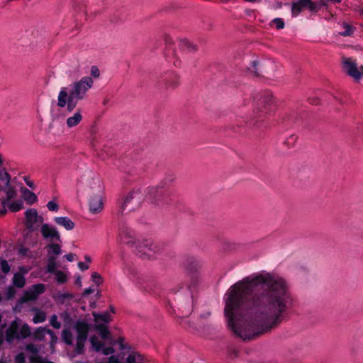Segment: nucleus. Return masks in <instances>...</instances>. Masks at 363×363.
Wrapping results in <instances>:
<instances>
[{"mask_svg":"<svg viewBox=\"0 0 363 363\" xmlns=\"http://www.w3.org/2000/svg\"><path fill=\"white\" fill-rule=\"evenodd\" d=\"M211 315V313L210 311H206V312L201 313L200 318H208L210 317Z\"/></svg>","mask_w":363,"mask_h":363,"instance_id":"69168bd1","label":"nucleus"},{"mask_svg":"<svg viewBox=\"0 0 363 363\" xmlns=\"http://www.w3.org/2000/svg\"><path fill=\"white\" fill-rule=\"evenodd\" d=\"M143 201V194L139 189L129 192L118 201V214L123 215L126 209L132 211L138 208Z\"/></svg>","mask_w":363,"mask_h":363,"instance_id":"0eeeda50","label":"nucleus"},{"mask_svg":"<svg viewBox=\"0 0 363 363\" xmlns=\"http://www.w3.org/2000/svg\"><path fill=\"white\" fill-rule=\"evenodd\" d=\"M184 264L188 270L193 272L201 267V261L194 256H187L185 258Z\"/></svg>","mask_w":363,"mask_h":363,"instance_id":"6ab92c4d","label":"nucleus"},{"mask_svg":"<svg viewBox=\"0 0 363 363\" xmlns=\"http://www.w3.org/2000/svg\"><path fill=\"white\" fill-rule=\"evenodd\" d=\"M16 293V291L13 288V286H9L7 288V291H6V299L7 300L12 299L14 297Z\"/></svg>","mask_w":363,"mask_h":363,"instance_id":"49530a36","label":"nucleus"},{"mask_svg":"<svg viewBox=\"0 0 363 363\" xmlns=\"http://www.w3.org/2000/svg\"><path fill=\"white\" fill-rule=\"evenodd\" d=\"M108 363H122V362H120V360L118 359V357H116L115 355H111L108 358Z\"/></svg>","mask_w":363,"mask_h":363,"instance_id":"4d7b16f0","label":"nucleus"},{"mask_svg":"<svg viewBox=\"0 0 363 363\" xmlns=\"http://www.w3.org/2000/svg\"><path fill=\"white\" fill-rule=\"evenodd\" d=\"M54 221L57 225L64 227L67 230H72L74 228V223L68 217H55Z\"/></svg>","mask_w":363,"mask_h":363,"instance_id":"412c9836","label":"nucleus"},{"mask_svg":"<svg viewBox=\"0 0 363 363\" xmlns=\"http://www.w3.org/2000/svg\"><path fill=\"white\" fill-rule=\"evenodd\" d=\"M273 67V63L270 61L265 60H254L251 62L250 67L248 68L250 72L256 77H261L264 74L269 73V68Z\"/></svg>","mask_w":363,"mask_h":363,"instance_id":"f8f14e48","label":"nucleus"},{"mask_svg":"<svg viewBox=\"0 0 363 363\" xmlns=\"http://www.w3.org/2000/svg\"><path fill=\"white\" fill-rule=\"evenodd\" d=\"M4 338L5 337H4V331L1 328H0V347H1V345L4 343Z\"/></svg>","mask_w":363,"mask_h":363,"instance_id":"338daca9","label":"nucleus"},{"mask_svg":"<svg viewBox=\"0 0 363 363\" xmlns=\"http://www.w3.org/2000/svg\"><path fill=\"white\" fill-rule=\"evenodd\" d=\"M120 235L121 242L133 249L136 255L143 259L153 258L159 250L157 245L151 240H135L134 231L129 228H123Z\"/></svg>","mask_w":363,"mask_h":363,"instance_id":"7ed1b4c3","label":"nucleus"},{"mask_svg":"<svg viewBox=\"0 0 363 363\" xmlns=\"http://www.w3.org/2000/svg\"><path fill=\"white\" fill-rule=\"evenodd\" d=\"M94 81L90 77H84L70 85L72 86V89L67 91L66 87L61 88L57 97V106L64 108L67 105V111L72 112L78 101L84 98L86 91L92 87Z\"/></svg>","mask_w":363,"mask_h":363,"instance_id":"f03ea898","label":"nucleus"},{"mask_svg":"<svg viewBox=\"0 0 363 363\" xmlns=\"http://www.w3.org/2000/svg\"><path fill=\"white\" fill-rule=\"evenodd\" d=\"M253 100L254 116L248 123L249 125H253L259 128L264 118L275 111L274 99L270 91L264 90L258 93Z\"/></svg>","mask_w":363,"mask_h":363,"instance_id":"20e7f679","label":"nucleus"},{"mask_svg":"<svg viewBox=\"0 0 363 363\" xmlns=\"http://www.w3.org/2000/svg\"><path fill=\"white\" fill-rule=\"evenodd\" d=\"M101 351H102L104 354L108 355L114 352V349L112 347H104V345Z\"/></svg>","mask_w":363,"mask_h":363,"instance_id":"5fc2aeb1","label":"nucleus"},{"mask_svg":"<svg viewBox=\"0 0 363 363\" xmlns=\"http://www.w3.org/2000/svg\"><path fill=\"white\" fill-rule=\"evenodd\" d=\"M62 339L63 342L67 345L73 344V335L70 330L64 329L62 332Z\"/></svg>","mask_w":363,"mask_h":363,"instance_id":"c756f323","label":"nucleus"},{"mask_svg":"<svg viewBox=\"0 0 363 363\" xmlns=\"http://www.w3.org/2000/svg\"><path fill=\"white\" fill-rule=\"evenodd\" d=\"M0 181L5 182V186L8 187L10 185L11 182V176L10 174L5 170L4 168H0ZM4 190V187L0 186V191Z\"/></svg>","mask_w":363,"mask_h":363,"instance_id":"cd10ccee","label":"nucleus"},{"mask_svg":"<svg viewBox=\"0 0 363 363\" xmlns=\"http://www.w3.org/2000/svg\"><path fill=\"white\" fill-rule=\"evenodd\" d=\"M4 189V191H6V199L1 201V204L5 207L8 205V202L16 196V191L13 187L10 186V185L8 187L5 186Z\"/></svg>","mask_w":363,"mask_h":363,"instance_id":"b1692460","label":"nucleus"},{"mask_svg":"<svg viewBox=\"0 0 363 363\" xmlns=\"http://www.w3.org/2000/svg\"><path fill=\"white\" fill-rule=\"evenodd\" d=\"M95 291V289L94 288V286H89V288L86 289L84 291H83V294L82 295L84 296H86L89 294H92L94 291Z\"/></svg>","mask_w":363,"mask_h":363,"instance_id":"6e6d98bb","label":"nucleus"},{"mask_svg":"<svg viewBox=\"0 0 363 363\" xmlns=\"http://www.w3.org/2000/svg\"><path fill=\"white\" fill-rule=\"evenodd\" d=\"M224 301L228 328L247 340L277 328L287 317L294 300L284 278L262 272L233 284Z\"/></svg>","mask_w":363,"mask_h":363,"instance_id":"f257e3e1","label":"nucleus"},{"mask_svg":"<svg viewBox=\"0 0 363 363\" xmlns=\"http://www.w3.org/2000/svg\"><path fill=\"white\" fill-rule=\"evenodd\" d=\"M308 101L311 104L318 105L319 104V99L317 97L309 98Z\"/></svg>","mask_w":363,"mask_h":363,"instance_id":"e2e57ef3","label":"nucleus"},{"mask_svg":"<svg viewBox=\"0 0 363 363\" xmlns=\"http://www.w3.org/2000/svg\"><path fill=\"white\" fill-rule=\"evenodd\" d=\"M73 297V294L67 292L57 294V300L61 303H64L66 300L72 299Z\"/></svg>","mask_w":363,"mask_h":363,"instance_id":"ea45409f","label":"nucleus"},{"mask_svg":"<svg viewBox=\"0 0 363 363\" xmlns=\"http://www.w3.org/2000/svg\"><path fill=\"white\" fill-rule=\"evenodd\" d=\"M19 320H13L5 332V340L11 344L15 340L26 339L31 335V331L27 323H23L20 328Z\"/></svg>","mask_w":363,"mask_h":363,"instance_id":"423d86ee","label":"nucleus"},{"mask_svg":"<svg viewBox=\"0 0 363 363\" xmlns=\"http://www.w3.org/2000/svg\"><path fill=\"white\" fill-rule=\"evenodd\" d=\"M344 68L346 72L356 80H359L363 76V66L358 69L355 62L347 58L344 62Z\"/></svg>","mask_w":363,"mask_h":363,"instance_id":"4468645a","label":"nucleus"},{"mask_svg":"<svg viewBox=\"0 0 363 363\" xmlns=\"http://www.w3.org/2000/svg\"><path fill=\"white\" fill-rule=\"evenodd\" d=\"M90 342L96 352H99L102 350L104 344L99 341L98 338L95 335L90 337Z\"/></svg>","mask_w":363,"mask_h":363,"instance_id":"e433bc0d","label":"nucleus"},{"mask_svg":"<svg viewBox=\"0 0 363 363\" xmlns=\"http://www.w3.org/2000/svg\"><path fill=\"white\" fill-rule=\"evenodd\" d=\"M26 271H24L23 272H16L14 274L13 277V284L17 288H23L26 284V279L24 277V273H26Z\"/></svg>","mask_w":363,"mask_h":363,"instance_id":"5701e85b","label":"nucleus"},{"mask_svg":"<svg viewBox=\"0 0 363 363\" xmlns=\"http://www.w3.org/2000/svg\"><path fill=\"white\" fill-rule=\"evenodd\" d=\"M91 75L94 78H98L100 76V71L96 66H92L91 67Z\"/></svg>","mask_w":363,"mask_h":363,"instance_id":"864d4df0","label":"nucleus"},{"mask_svg":"<svg viewBox=\"0 0 363 363\" xmlns=\"http://www.w3.org/2000/svg\"><path fill=\"white\" fill-rule=\"evenodd\" d=\"M158 82L164 84L166 88L174 89L179 84V78L174 72H169L162 75Z\"/></svg>","mask_w":363,"mask_h":363,"instance_id":"dca6fc26","label":"nucleus"},{"mask_svg":"<svg viewBox=\"0 0 363 363\" xmlns=\"http://www.w3.org/2000/svg\"><path fill=\"white\" fill-rule=\"evenodd\" d=\"M26 216V226L29 231L35 230L34 225L38 222V211L35 208H30L25 212Z\"/></svg>","mask_w":363,"mask_h":363,"instance_id":"f3484780","label":"nucleus"},{"mask_svg":"<svg viewBox=\"0 0 363 363\" xmlns=\"http://www.w3.org/2000/svg\"><path fill=\"white\" fill-rule=\"evenodd\" d=\"M272 23H273L276 28L278 30L282 29L284 28L285 23L282 18H275L272 21Z\"/></svg>","mask_w":363,"mask_h":363,"instance_id":"37998d69","label":"nucleus"},{"mask_svg":"<svg viewBox=\"0 0 363 363\" xmlns=\"http://www.w3.org/2000/svg\"><path fill=\"white\" fill-rule=\"evenodd\" d=\"M9 208L12 212L19 211L23 208V203L21 201H15L8 205Z\"/></svg>","mask_w":363,"mask_h":363,"instance_id":"4c0bfd02","label":"nucleus"},{"mask_svg":"<svg viewBox=\"0 0 363 363\" xmlns=\"http://www.w3.org/2000/svg\"><path fill=\"white\" fill-rule=\"evenodd\" d=\"M342 31L339 32V35L343 37H351L353 35L356 28L346 22L342 23Z\"/></svg>","mask_w":363,"mask_h":363,"instance_id":"a878e982","label":"nucleus"},{"mask_svg":"<svg viewBox=\"0 0 363 363\" xmlns=\"http://www.w3.org/2000/svg\"><path fill=\"white\" fill-rule=\"evenodd\" d=\"M40 233L43 239L50 243L54 241H61L60 234L57 228L48 223L41 225Z\"/></svg>","mask_w":363,"mask_h":363,"instance_id":"ddd939ff","label":"nucleus"},{"mask_svg":"<svg viewBox=\"0 0 363 363\" xmlns=\"http://www.w3.org/2000/svg\"><path fill=\"white\" fill-rule=\"evenodd\" d=\"M328 0H320L318 2H317L318 4L319 9H320L321 7L327 8L328 5Z\"/></svg>","mask_w":363,"mask_h":363,"instance_id":"bf43d9fd","label":"nucleus"},{"mask_svg":"<svg viewBox=\"0 0 363 363\" xmlns=\"http://www.w3.org/2000/svg\"><path fill=\"white\" fill-rule=\"evenodd\" d=\"M26 349L27 351L33 353V354H35V356H37V354L38 353V349L35 347V345H33L32 343L28 344L26 346Z\"/></svg>","mask_w":363,"mask_h":363,"instance_id":"3c124183","label":"nucleus"},{"mask_svg":"<svg viewBox=\"0 0 363 363\" xmlns=\"http://www.w3.org/2000/svg\"><path fill=\"white\" fill-rule=\"evenodd\" d=\"M28 248L27 247H21L19 250H18V252L20 255H23V256H26L27 254H28Z\"/></svg>","mask_w":363,"mask_h":363,"instance_id":"052dcab7","label":"nucleus"},{"mask_svg":"<svg viewBox=\"0 0 363 363\" xmlns=\"http://www.w3.org/2000/svg\"><path fill=\"white\" fill-rule=\"evenodd\" d=\"M46 248L48 249V256L53 255L57 257L62 252L60 245L57 243H49L47 245Z\"/></svg>","mask_w":363,"mask_h":363,"instance_id":"393cba45","label":"nucleus"},{"mask_svg":"<svg viewBox=\"0 0 363 363\" xmlns=\"http://www.w3.org/2000/svg\"><path fill=\"white\" fill-rule=\"evenodd\" d=\"M136 284L143 293L151 295H157L160 289L157 281L152 278L138 277Z\"/></svg>","mask_w":363,"mask_h":363,"instance_id":"1a4fd4ad","label":"nucleus"},{"mask_svg":"<svg viewBox=\"0 0 363 363\" xmlns=\"http://www.w3.org/2000/svg\"><path fill=\"white\" fill-rule=\"evenodd\" d=\"M57 257L53 255L48 256V263L46 266L47 272L50 274H54L57 270V263H56Z\"/></svg>","mask_w":363,"mask_h":363,"instance_id":"bb28decb","label":"nucleus"},{"mask_svg":"<svg viewBox=\"0 0 363 363\" xmlns=\"http://www.w3.org/2000/svg\"><path fill=\"white\" fill-rule=\"evenodd\" d=\"M179 47L183 50H187L189 52H196L197 50L196 46L188 40H182L179 43Z\"/></svg>","mask_w":363,"mask_h":363,"instance_id":"c85d7f7f","label":"nucleus"},{"mask_svg":"<svg viewBox=\"0 0 363 363\" xmlns=\"http://www.w3.org/2000/svg\"><path fill=\"white\" fill-rule=\"evenodd\" d=\"M164 42H165L166 47L167 48L172 45V39L169 36L166 35L164 37Z\"/></svg>","mask_w":363,"mask_h":363,"instance_id":"0e129e2a","label":"nucleus"},{"mask_svg":"<svg viewBox=\"0 0 363 363\" xmlns=\"http://www.w3.org/2000/svg\"><path fill=\"white\" fill-rule=\"evenodd\" d=\"M30 363H54L53 362L43 359L42 357L32 356L30 357Z\"/></svg>","mask_w":363,"mask_h":363,"instance_id":"a19ab883","label":"nucleus"},{"mask_svg":"<svg viewBox=\"0 0 363 363\" xmlns=\"http://www.w3.org/2000/svg\"><path fill=\"white\" fill-rule=\"evenodd\" d=\"M228 354L231 358H235L238 356L239 350L234 346H230L228 347Z\"/></svg>","mask_w":363,"mask_h":363,"instance_id":"c03bdc74","label":"nucleus"},{"mask_svg":"<svg viewBox=\"0 0 363 363\" xmlns=\"http://www.w3.org/2000/svg\"><path fill=\"white\" fill-rule=\"evenodd\" d=\"M171 182L162 181L157 186H150L146 189V197L151 203L157 206L168 204L169 193L167 190L168 184Z\"/></svg>","mask_w":363,"mask_h":363,"instance_id":"39448f33","label":"nucleus"},{"mask_svg":"<svg viewBox=\"0 0 363 363\" xmlns=\"http://www.w3.org/2000/svg\"><path fill=\"white\" fill-rule=\"evenodd\" d=\"M91 279L92 281L98 286H99L102 281H101V275L97 272H94L91 274Z\"/></svg>","mask_w":363,"mask_h":363,"instance_id":"09e8293b","label":"nucleus"},{"mask_svg":"<svg viewBox=\"0 0 363 363\" xmlns=\"http://www.w3.org/2000/svg\"><path fill=\"white\" fill-rule=\"evenodd\" d=\"M1 268L4 274H8L11 269V267L6 259H4L1 262Z\"/></svg>","mask_w":363,"mask_h":363,"instance_id":"de8ad7c7","label":"nucleus"},{"mask_svg":"<svg viewBox=\"0 0 363 363\" xmlns=\"http://www.w3.org/2000/svg\"><path fill=\"white\" fill-rule=\"evenodd\" d=\"M45 291V286L43 284H36L31 286V288L24 292L22 297L18 299L19 304H23L28 301H35L38 296L43 294Z\"/></svg>","mask_w":363,"mask_h":363,"instance_id":"9b49d317","label":"nucleus"},{"mask_svg":"<svg viewBox=\"0 0 363 363\" xmlns=\"http://www.w3.org/2000/svg\"><path fill=\"white\" fill-rule=\"evenodd\" d=\"M143 357L140 354L132 352L126 358L127 363H142Z\"/></svg>","mask_w":363,"mask_h":363,"instance_id":"72a5a7b5","label":"nucleus"},{"mask_svg":"<svg viewBox=\"0 0 363 363\" xmlns=\"http://www.w3.org/2000/svg\"><path fill=\"white\" fill-rule=\"evenodd\" d=\"M123 271L130 279H132L137 275L136 269L130 264H125L123 268Z\"/></svg>","mask_w":363,"mask_h":363,"instance_id":"c9c22d12","label":"nucleus"},{"mask_svg":"<svg viewBox=\"0 0 363 363\" xmlns=\"http://www.w3.org/2000/svg\"><path fill=\"white\" fill-rule=\"evenodd\" d=\"M46 334L54 335V332L50 329L39 327L33 333V337L36 340L42 341L44 340Z\"/></svg>","mask_w":363,"mask_h":363,"instance_id":"4be33fe9","label":"nucleus"},{"mask_svg":"<svg viewBox=\"0 0 363 363\" xmlns=\"http://www.w3.org/2000/svg\"><path fill=\"white\" fill-rule=\"evenodd\" d=\"M77 333L75 351L78 354L84 352V345L90 331V325L85 320H77L74 325Z\"/></svg>","mask_w":363,"mask_h":363,"instance_id":"6e6552de","label":"nucleus"},{"mask_svg":"<svg viewBox=\"0 0 363 363\" xmlns=\"http://www.w3.org/2000/svg\"><path fill=\"white\" fill-rule=\"evenodd\" d=\"M35 311V313L33 318V321L34 323H43L46 319V314L44 311H40L38 308H34Z\"/></svg>","mask_w":363,"mask_h":363,"instance_id":"2f4dec72","label":"nucleus"},{"mask_svg":"<svg viewBox=\"0 0 363 363\" xmlns=\"http://www.w3.org/2000/svg\"><path fill=\"white\" fill-rule=\"evenodd\" d=\"M24 199L28 204H33L38 201L37 196L28 189L24 191Z\"/></svg>","mask_w":363,"mask_h":363,"instance_id":"f704fd0d","label":"nucleus"},{"mask_svg":"<svg viewBox=\"0 0 363 363\" xmlns=\"http://www.w3.org/2000/svg\"><path fill=\"white\" fill-rule=\"evenodd\" d=\"M24 182L26 184L30 187L33 189L34 188V183L33 181L30 180L28 177H24L23 178Z\"/></svg>","mask_w":363,"mask_h":363,"instance_id":"13d9d810","label":"nucleus"},{"mask_svg":"<svg viewBox=\"0 0 363 363\" xmlns=\"http://www.w3.org/2000/svg\"><path fill=\"white\" fill-rule=\"evenodd\" d=\"M306 8H307L311 12H317L320 10L317 2H314L312 0H298L292 4V16H298L302 12L303 9Z\"/></svg>","mask_w":363,"mask_h":363,"instance_id":"9d476101","label":"nucleus"},{"mask_svg":"<svg viewBox=\"0 0 363 363\" xmlns=\"http://www.w3.org/2000/svg\"><path fill=\"white\" fill-rule=\"evenodd\" d=\"M15 363H26V357L23 352L15 356Z\"/></svg>","mask_w":363,"mask_h":363,"instance_id":"603ef678","label":"nucleus"},{"mask_svg":"<svg viewBox=\"0 0 363 363\" xmlns=\"http://www.w3.org/2000/svg\"><path fill=\"white\" fill-rule=\"evenodd\" d=\"M54 274L56 275V281L58 284H64L67 281V277L62 271L57 270Z\"/></svg>","mask_w":363,"mask_h":363,"instance_id":"58836bf2","label":"nucleus"},{"mask_svg":"<svg viewBox=\"0 0 363 363\" xmlns=\"http://www.w3.org/2000/svg\"><path fill=\"white\" fill-rule=\"evenodd\" d=\"M96 329L99 332L102 339L107 340L109 338L110 331L107 326L104 324H99L96 325Z\"/></svg>","mask_w":363,"mask_h":363,"instance_id":"473e14b6","label":"nucleus"},{"mask_svg":"<svg viewBox=\"0 0 363 363\" xmlns=\"http://www.w3.org/2000/svg\"><path fill=\"white\" fill-rule=\"evenodd\" d=\"M298 139V137L295 135H290V137H289L284 142V144L287 147H292L296 142Z\"/></svg>","mask_w":363,"mask_h":363,"instance_id":"79ce46f5","label":"nucleus"},{"mask_svg":"<svg viewBox=\"0 0 363 363\" xmlns=\"http://www.w3.org/2000/svg\"><path fill=\"white\" fill-rule=\"evenodd\" d=\"M89 211L92 213H98L103 208L102 198L100 194H94L90 196L89 200Z\"/></svg>","mask_w":363,"mask_h":363,"instance_id":"a211bd4d","label":"nucleus"},{"mask_svg":"<svg viewBox=\"0 0 363 363\" xmlns=\"http://www.w3.org/2000/svg\"><path fill=\"white\" fill-rule=\"evenodd\" d=\"M93 315L94 317V321L96 323H98L99 321L109 323L111 321V316L108 312L104 313H93Z\"/></svg>","mask_w":363,"mask_h":363,"instance_id":"7c9ffc66","label":"nucleus"},{"mask_svg":"<svg viewBox=\"0 0 363 363\" xmlns=\"http://www.w3.org/2000/svg\"><path fill=\"white\" fill-rule=\"evenodd\" d=\"M82 120V111L78 109L72 116L67 118L66 124L69 128L77 126Z\"/></svg>","mask_w":363,"mask_h":363,"instance_id":"aec40b11","label":"nucleus"},{"mask_svg":"<svg viewBox=\"0 0 363 363\" xmlns=\"http://www.w3.org/2000/svg\"><path fill=\"white\" fill-rule=\"evenodd\" d=\"M65 257L67 261L72 262L74 260V255L72 253H69V254L65 255Z\"/></svg>","mask_w":363,"mask_h":363,"instance_id":"774afa93","label":"nucleus"},{"mask_svg":"<svg viewBox=\"0 0 363 363\" xmlns=\"http://www.w3.org/2000/svg\"><path fill=\"white\" fill-rule=\"evenodd\" d=\"M47 207L50 211H57L59 209V206L53 201H50L47 203Z\"/></svg>","mask_w":363,"mask_h":363,"instance_id":"8fccbe9b","label":"nucleus"},{"mask_svg":"<svg viewBox=\"0 0 363 363\" xmlns=\"http://www.w3.org/2000/svg\"><path fill=\"white\" fill-rule=\"evenodd\" d=\"M78 267L82 270V271H85L86 269H89V266L87 264H86L85 263L82 262H79L78 263Z\"/></svg>","mask_w":363,"mask_h":363,"instance_id":"680f3d73","label":"nucleus"},{"mask_svg":"<svg viewBox=\"0 0 363 363\" xmlns=\"http://www.w3.org/2000/svg\"><path fill=\"white\" fill-rule=\"evenodd\" d=\"M193 287H194V284L188 286V287L184 290L185 296H183L182 294H179L176 298L177 301L182 305V307L189 308L186 313H190L191 308H192L193 306V296L191 291V289Z\"/></svg>","mask_w":363,"mask_h":363,"instance_id":"2eb2a0df","label":"nucleus"},{"mask_svg":"<svg viewBox=\"0 0 363 363\" xmlns=\"http://www.w3.org/2000/svg\"><path fill=\"white\" fill-rule=\"evenodd\" d=\"M50 323L55 329L61 328V323L57 320V316L55 314L51 316Z\"/></svg>","mask_w":363,"mask_h":363,"instance_id":"a18cd8bd","label":"nucleus"}]
</instances>
